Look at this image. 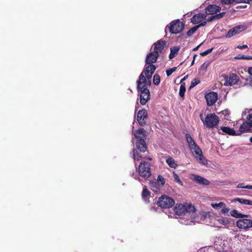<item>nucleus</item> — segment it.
I'll list each match as a JSON object with an SVG mask.
<instances>
[{
    "label": "nucleus",
    "mask_w": 252,
    "mask_h": 252,
    "mask_svg": "<svg viewBox=\"0 0 252 252\" xmlns=\"http://www.w3.org/2000/svg\"><path fill=\"white\" fill-rule=\"evenodd\" d=\"M206 13L208 15L216 14L220 10V7L216 5H210L206 9Z\"/></svg>",
    "instance_id": "nucleus-19"
},
{
    "label": "nucleus",
    "mask_w": 252,
    "mask_h": 252,
    "mask_svg": "<svg viewBox=\"0 0 252 252\" xmlns=\"http://www.w3.org/2000/svg\"><path fill=\"white\" fill-rule=\"evenodd\" d=\"M220 129L222 131V134L224 133L230 135H240L241 133L240 132L238 133H237L233 128H231L227 126H222L221 127Z\"/></svg>",
    "instance_id": "nucleus-21"
},
{
    "label": "nucleus",
    "mask_w": 252,
    "mask_h": 252,
    "mask_svg": "<svg viewBox=\"0 0 252 252\" xmlns=\"http://www.w3.org/2000/svg\"><path fill=\"white\" fill-rule=\"evenodd\" d=\"M175 204L174 200L166 195H163L159 198L158 201V206L163 208H170Z\"/></svg>",
    "instance_id": "nucleus-9"
},
{
    "label": "nucleus",
    "mask_w": 252,
    "mask_h": 252,
    "mask_svg": "<svg viewBox=\"0 0 252 252\" xmlns=\"http://www.w3.org/2000/svg\"><path fill=\"white\" fill-rule=\"evenodd\" d=\"M157 183L158 185L160 184L161 186L164 185L165 184V180L164 178L161 176H158V177Z\"/></svg>",
    "instance_id": "nucleus-39"
},
{
    "label": "nucleus",
    "mask_w": 252,
    "mask_h": 252,
    "mask_svg": "<svg viewBox=\"0 0 252 252\" xmlns=\"http://www.w3.org/2000/svg\"><path fill=\"white\" fill-rule=\"evenodd\" d=\"M134 137L136 139V146L137 149L133 150V158L135 163L144 158L142 153L147 150V147L145 141L146 132L143 128L138 129L134 133Z\"/></svg>",
    "instance_id": "nucleus-2"
},
{
    "label": "nucleus",
    "mask_w": 252,
    "mask_h": 252,
    "mask_svg": "<svg viewBox=\"0 0 252 252\" xmlns=\"http://www.w3.org/2000/svg\"><path fill=\"white\" fill-rule=\"evenodd\" d=\"M251 110H245L242 113L243 118H246V121L241 125L239 131L241 133L244 132L252 131V113H251Z\"/></svg>",
    "instance_id": "nucleus-4"
},
{
    "label": "nucleus",
    "mask_w": 252,
    "mask_h": 252,
    "mask_svg": "<svg viewBox=\"0 0 252 252\" xmlns=\"http://www.w3.org/2000/svg\"><path fill=\"white\" fill-rule=\"evenodd\" d=\"M234 201H238L243 204L252 205V201L244 198H236L233 200Z\"/></svg>",
    "instance_id": "nucleus-24"
},
{
    "label": "nucleus",
    "mask_w": 252,
    "mask_h": 252,
    "mask_svg": "<svg viewBox=\"0 0 252 252\" xmlns=\"http://www.w3.org/2000/svg\"><path fill=\"white\" fill-rule=\"evenodd\" d=\"M160 76L159 75L156 74L153 77V83L155 85H158L160 83Z\"/></svg>",
    "instance_id": "nucleus-34"
},
{
    "label": "nucleus",
    "mask_w": 252,
    "mask_h": 252,
    "mask_svg": "<svg viewBox=\"0 0 252 252\" xmlns=\"http://www.w3.org/2000/svg\"><path fill=\"white\" fill-rule=\"evenodd\" d=\"M218 221L219 223L225 226L227 225L230 223L229 220L228 218L223 217L218 219Z\"/></svg>",
    "instance_id": "nucleus-28"
},
{
    "label": "nucleus",
    "mask_w": 252,
    "mask_h": 252,
    "mask_svg": "<svg viewBox=\"0 0 252 252\" xmlns=\"http://www.w3.org/2000/svg\"><path fill=\"white\" fill-rule=\"evenodd\" d=\"M194 60H193V61L191 62V65H192L194 64Z\"/></svg>",
    "instance_id": "nucleus-53"
},
{
    "label": "nucleus",
    "mask_w": 252,
    "mask_h": 252,
    "mask_svg": "<svg viewBox=\"0 0 252 252\" xmlns=\"http://www.w3.org/2000/svg\"><path fill=\"white\" fill-rule=\"evenodd\" d=\"M239 77L235 74H231L225 78L224 83L225 85H232L236 84L238 81Z\"/></svg>",
    "instance_id": "nucleus-16"
},
{
    "label": "nucleus",
    "mask_w": 252,
    "mask_h": 252,
    "mask_svg": "<svg viewBox=\"0 0 252 252\" xmlns=\"http://www.w3.org/2000/svg\"><path fill=\"white\" fill-rule=\"evenodd\" d=\"M166 162L168 165L172 168H175L177 166V164L175 162V160L171 157L168 158L166 159Z\"/></svg>",
    "instance_id": "nucleus-26"
},
{
    "label": "nucleus",
    "mask_w": 252,
    "mask_h": 252,
    "mask_svg": "<svg viewBox=\"0 0 252 252\" xmlns=\"http://www.w3.org/2000/svg\"><path fill=\"white\" fill-rule=\"evenodd\" d=\"M206 22H203L201 24H199L198 26L192 28L187 32L188 35L189 36H191L199 27L206 25Z\"/></svg>",
    "instance_id": "nucleus-23"
},
{
    "label": "nucleus",
    "mask_w": 252,
    "mask_h": 252,
    "mask_svg": "<svg viewBox=\"0 0 252 252\" xmlns=\"http://www.w3.org/2000/svg\"><path fill=\"white\" fill-rule=\"evenodd\" d=\"M176 69H177V67H173L172 68H170L169 69H167L166 70V75H167V76H169L170 75H171L173 72L176 71Z\"/></svg>",
    "instance_id": "nucleus-41"
},
{
    "label": "nucleus",
    "mask_w": 252,
    "mask_h": 252,
    "mask_svg": "<svg viewBox=\"0 0 252 252\" xmlns=\"http://www.w3.org/2000/svg\"><path fill=\"white\" fill-rule=\"evenodd\" d=\"M173 178L174 181L178 183L179 185L183 186V183L180 180L179 176L177 175V173H176L175 172H173Z\"/></svg>",
    "instance_id": "nucleus-35"
},
{
    "label": "nucleus",
    "mask_w": 252,
    "mask_h": 252,
    "mask_svg": "<svg viewBox=\"0 0 252 252\" xmlns=\"http://www.w3.org/2000/svg\"><path fill=\"white\" fill-rule=\"evenodd\" d=\"M207 104L209 106L213 105L218 99V94L216 93L211 92L205 95Z\"/></svg>",
    "instance_id": "nucleus-13"
},
{
    "label": "nucleus",
    "mask_w": 252,
    "mask_h": 252,
    "mask_svg": "<svg viewBox=\"0 0 252 252\" xmlns=\"http://www.w3.org/2000/svg\"><path fill=\"white\" fill-rule=\"evenodd\" d=\"M251 0H235L236 3H249Z\"/></svg>",
    "instance_id": "nucleus-46"
},
{
    "label": "nucleus",
    "mask_w": 252,
    "mask_h": 252,
    "mask_svg": "<svg viewBox=\"0 0 252 252\" xmlns=\"http://www.w3.org/2000/svg\"><path fill=\"white\" fill-rule=\"evenodd\" d=\"M138 171L139 176L145 179L150 177L152 174L151 165L147 161H143L140 164Z\"/></svg>",
    "instance_id": "nucleus-6"
},
{
    "label": "nucleus",
    "mask_w": 252,
    "mask_h": 252,
    "mask_svg": "<svg viewBox=\"0 0 252 252\" xmlns=\"http://www.w3.org/2000/svg\"><path fill=\"white\" fill-rule=\"evenodd\" d=\"M194 207L190 204H179L175 206L174 211L176 215L182 216L179 222L185 225L194 224L200 220L196 217Z\"/></svg>",
    "instance_id": "nucleus-1"
},
{
    "label": "nucleus",
    "mask_w": 252,
    "mask_h": 252,
    "mask_svg": "<svg viewBox=\"0 0 252 252\" xmlns=\"http://www.w3.org/2000/svg\"><path fill=\"white\" fill-rule=\"evenodd\" d=\"M221 1L225 4H229L234 2L235 0H221Z\"/></svg>",
    "instance_id": "nucleus-45"
},
{
    "label": "nucleus",
    "mask_w": 252,
    "mask_h": 252,
    "mask_svg": "<svg viewBox=\"0 0 252 252\" xmlns=\"http://www.w3.org/2000/svg\"><path fill=\"white\" fill-rule=\"evenodd\" d=\"M200 117L204 125L209 128H212L216 126L219 123V117L215 114H208L205 120L203 119L202 114L200 115Z\"/></svg>",
    "instance_id": "nucleus-5"
},
{
    "label": "nucleus",
    "mask_w": 252,
    "mask_h": 252,
    "mask_svg": "<svg viewBox=\"0 0 252 252\" xmlns=\"http://www.w3.org/2000/svg\"><path fill=\"white\" fill-rule=\"evenodd\" d=\"M236 224L240 228L247 229L252 227V220L248 218H244L237 221Z\"/></svg>",
    "instance_id": "nucleus-10"
},
{
    "label": "nucleus",
    "mask_w": 252,
    "mask_h": 252,
    "mask_svg": "<svg viewBox=\"0 0 252 252\" xmlns=\"http://www.w3.org/2000/svg\"><path fill=\"white\" fill-rule=\"evenodd\" d=\"M237 188L247 189H252V186H251V185L244 186V183H240V184H239L237 185Z\"/></svg>",
    "instance_id": "nucleus-36"
},
{
    "label": "nucleus",
    "mask_w": 252,
    "mask_h": 252,
    "mask_svg": "<svg viewBox=\"0 0 252 252\" xmlns=\"http://www.w3.org/2000/svg\"><path fill=\"white\" fill-rule=\"evenodd\" d=\"M139 93L140 103L142 105H145L150 100V93L149 90L138 91Z\"/></svg>",
    "instance_id": "nucleus-12"
},
{
    "label": "nucleus",
    "mask_w": 252,
    "mask_h": 252,
    "mask_svg": "<svg viewBox=\"0 0 252 252\" xmlns=\"http://www.w3.org/2000/svg\"><path fill=\"white\" fill-rule=\"evenodd\" d=\"M148 159H149V160H151L152 159L151 158H148Z\"/></svg>",
    "instance_id": "nucleus-58"
},
{
    "label": "nucleus",
    "mask_w": 252,
    "mask_h": 252,
    "mask_svg": "<svg viewBox=\"0 0 252 252\" xmlns=\"http://www.w3.org/2000/svg\"><path fill=\"white\" fill-rule=\"evenodd\" d=\"M191 176L192 177L191 179L198 184L203 185H208L210 184V182L209 181L201 176L196 175H192Z\"/></svg>",
    "instance_id": "nucleus-18"
},
{
    "label": "nucleus",
    "mask_w": 252,
    "mask_h": 252,
    "mask_svg": "<svg viewBox=\"0 0 252 252\" xmlns=\"http://www.w3.org/2000/svg\"><path fill=\"white\" fill-rule=\"evenodd\" d=\"M187 77H188V76H185V77L182 79V80H185L186 79V78H187Z\"/></svg>",
    "instance_id": "nucleus-56"
},
{
    "label": "nucleus",
    "mask_w": 252,
    "mask_h": 252,
    "mask_svg": "<svg viewBox=\"0 0 252 252\" xmlns=\"http://www.w3.org/2000/svg\"><path fill=\"white\" fill-rule=\"evenodd\" d=\"M250 141L252 143V136L250 138Z\"/></svg>",
    "instance_id": "nucleus-55"
},
{
    "label": "nucleus",
    "mask_w": 252,
    "mask_h": 252,
    "mask_svg": "<svg viewBox=\"0 0 252 252\" xmlns=\"http://www.w3.org/2000/svg\"><path fill=\"white\" fill-rule=\"evenodd\" d=\"M147 117V112L145 109H142L138 111L137 114V121L141 126L145 124V120Z\"/></svg>",
    "instance_id": "nucleus-17"
},
{
    "label": "nucleus",
    "mask_w": 252,
    "mask_h": 252,
    "mask_svg": "<svg viewBox=\"0 0 252 252\" xmlns=\"http://www.w3.org/2000/svg\"><path fill=\"white\" fill-rule=\"evenodd\" d=\"M196 218L198 219V220H200L199 222H197V223L201 222L202 221H203L206 218H209L210 217V214L209 212H203L201 214V218L199 219L198 216H196ZM196 222H195L196 223Z\"/></svg>",
    "instance_id": "nucleus-29"
},
{
    "label": "nucleus",
    "mask_w": 252,
    "mask_h": 252,
    "mask_svg": "<svg viewBox=\"0 0 252 252\" xmlns=\"http://www.w3.org/2000/svg\"><path fill=\"white\" fill-rule=\"evenodd\" d=\"M210 63L209 62H206L204 63L200 67V69L202 70H205L209 65Z\"/></svg>",
    "instance_id": "nucleus-42"
},
{
    "label": "nucleus",
    "mask_w": 252,
    "mask_h": 252,
    "mask_svg": "<svg viewBox=\"0 0 252 252\" xmlns=\"http://www.w3.org/2000/svg\"><path fill=\"white\" fill-rule=\"evenodd\" d=\"M224 14H225L224 12H222L221 13H220V14L215 15V16L216 19H220V18H222Z\"/></svg>",
    "instance_id": "nucleus-47"
},
{
    "label": "nucleus",
    "mask_w": 252,
    "mask_h": 252,
    "mask_svg": "<svg viewBox=\"0 0 252 252\" xmlns=\"http://www.w3.org/2000/svg\"><path fill=\"white\" fill-rule=\"evenodd\" d=\"M150 196V192L145 186H143L142 192V197L144 201L146 203L149 202V199Z\"/></svg>",
    "instance_id": "nucleus-22"
},
{
    "label": "nucleus",
    "mask_w": 252,
    "mask_h": 252,
    "mask_svg": "<svg viewBox=\"0 0 252 252\" xmlns=\"http://www.w3.org/2000/svg\"><path fill=\"white\" fill-rule=\"evenodd\" d=\"M179 50V48L177 46H174L170 49V54H169V58L170 59L174 58L176 55L178 53Z\"/></svg>",
    "instance_id": "nucleus-25"
},
{
    "label": "nucleus",
    "mask_w": 252,
    "mask_h": 252,
    "mask_svg": "<svg viewBox=\"0 0 252 252\" xmlns=\"http://www.w3.org/2000/svg\"><path fill=\"white\" fill-rule=\"evenodd\" d=\"M234 29L236 32V34H237L240 32L245 30L247 29V26L244 25H240L235 26L234 27Z\"/></svg>",
    "instance_id": "nucleus-27"
},
{
    "label": "nucleus",
    "mask_w": 252,
    "mask_h": 252,
    "mask_svg": "<svg viewBox=\"0 0 252 252\" xmlns=\"http://www.w3.org/2000/svg\"><path fill=\"white\" fill-rule=\"evenodd\" d=\"M165 42L163 40H159L157 43L154 44V52L159 55L164 49Z\"/></svg>",
    "instance_id": "nucleus-20"
},
{
    "label": "nucleus",
    "mask_w": 252,
    "mask_h": 252,
    "mask_svg": "<svg viewBox=\"0 0 252 252\" xmlns=\"http://www.w3.org/2000/svg\"><path fill=\"white\" fill-rule=\"evenodd\" d=\"M216 19L215 18V16H211V17H209L207 19V21L208 22H210V21H212L213 19Z\"/></svg>",
    "instance_id": "nucleus-49"
},
{
    "label": "nucleus",
    "mask_w": 252,
    "mask_h": 252,
    "mask_svg": "<svg viewBox=\"0 0 252 252\" xmlns=\"http://www.w3.org/2000/svg\"><path fill=\"white\" fill-rule=\"evenodd\" d=\"M199 83H200V81H199V80L198 79H197V78L193 79L192 80L191 82V84H190V88H193L196 85L198 84Z\"/></svg>",
    "instance_id": "nucleus-37"
},
{
    "label": "nucleus",
    "mask_w": 252,
    "mask_h": 252,
    "mask_svg": "<svg viewBox=\"0 0 252 252\" xmlns=\"http://www.w3.org/2000/svg\"><path fill=\"white\" fill-rule=\"evenodd\" d=\"M156 69V67L155 65L149 64V65L145 67L140 75H144L146 77L148 78V79H151L152 75Z\"/></svg>",
    "instance_id": "nucleus-11"
},
{
    "label": "nucleus",
    "mask_w": 252,
    "mask_h": 252,
    "mask_svg": "<svg viewBox=\"0 0 252 252\" xmlns=\"http://www.w3.org/2000/svg\"><path fill=\"white\" fill-rule=\"evenodd\" d=\"M184 28V24L179 20H177L173 21L169 26H167L165 28V31L168 29L171 33L176 34L182 32Z\"/></svg>",
    "instance_id": "nucleus-7"
},
{
    "label": "nucleus",
    "mask_w": 252,
    "mask_h": 252,
    "mask_svg": "<svg viewBox=\"0 0 252 252\" xmlns=\"http://www.w3.org/2000/svg\"><path fill=\"white\" fill-rule=\"evenodd\" d=\"M187 142L188 144L189 149L193 156L202 164L207 163V160L202 155V150L195 143L193 138L189 134L186 135Z\"/></svg>",
    "instance_id": "nucleus-3"
},
{
    "label": "nucleus",
    "mask_w": 252,
    "mask_h": 252,
    "mask_svg": "<svg viewBox=\"0 0 252 252\" xmlns=\"http://www.w3.org/2000/svg\"><path fill=\"white\" fill-rule=\"evenodd\" d=\"M201 44H200L198 46L196 47L195 48H194L193 49V51H197L198 50V49L199 48V47L200 46Z\"/></svg>",
    "instance_id": "nucleus-52"
},
{
    "label": "nucleus",
    "mask_w": 252,
    "mask_h": 252,
    "mask_svg": "<svg viewBox=\"0 0 252 252\" xmlns=\"http://www.w3.org/2000/svg\"><path fill=\"white\" fill-rule=\"evenodd\" d=\"M237 48L240 49H244L248 48V46L247 45H238L237 47Z\"/></svg>",
    "instance_id": "nucleus-48"
},
{
    "label": "nucleus",
    "mask_w": 252,
    "mask_h": 252,
    "mask_svg": "<svg viewBox=\"0 0 252 252\" xmlns=\"http://www.w3.org/2000/svg\"><path fill=\"white\" fill-rule=\"evenodd\" d=\"M230 215L231 216L236 218H243L244 216L241 213H239L237 210H233L230 212Z\"/></svg>",
    "instance_id": "nucleus-32"
},
{
    "label": "nucleus",
    "mask_w": 252,
    "mask_h": 252,
    "mask_svg": "<svg viewBox=\"0 0 252 252\" xmlns=\"http://www.w3.org/2000/svg\"><path fill=\"white\" fill-rule=\"evenodd\" d=\"M248 71L249 74L252 75V67H251L249 68Z\"/></svg>",
    "instance_id": "nucleus-51"
},
{
    "label": "nucleus",
    "mask_w": 252,
    "mask_h": 252,
    "mask_svg": "<svg viewBox=\"0 0 252 252\" xmlns=\"http://www.w3.org/2000/svg\"><path fill=\"white\" fill-rule=\"evenodd\" d=\"M211 206L216 209H220L225 206V203L222 202H220L219 203H212Z\"/></svg>",
    "instance_id": "nucleus-33"
},
{
    "label": "nucleus",
    "mask_w": 252,
    "mask_h": 252,
    "mask_svg": "<svg viewBox=\"0 0 252 252\" xmlns=\"http://www.w3.org/2000/svg\"><path fill=\"white\" fill-rule=\"evenodd\" d=\"M159 55L154 51L151 52L147 55L145 63L147 64H153L157 62Z\"/></svg>",
    "instance_id": "nucleus-15"
},
{
    "label": "nucleus",
    "mask_w": 252,
    "mask_h": 252,
    "mask_svg": "<svg viewBox=\"0 0 252 252\" xmlns=\"http://www.w3.org/2000/svg\"><path fill=\"white\" fill-rule=\"evenodd\" d=\"M218 252H227V251H219Z\"/></svg>",
    "instance_id": "nucleus-57"
},
{
    "label": "nucleus",
    "mask_w": 252,
    "mask_h": 252,
    "mask_svg": "<svg viewBox=\"0 0 252 252\" xmlns=\"http://www.w3.org/2000/svg\"><path fill=\"white\" fill-rule=\"evenodd\" d=\"M196 56H197V55H196V54L194 55V56H193V60H195V57H196Z\"/></svg>",
    "instance_id": "nucleus-54"
},
{
    "label": "nucleus",
    "mask_w": 252,
    "mask_h": 252,
    "mask_svg": "<svg viewBox=\"0 0 252 252\" xmlns=\"http://www.w3.org/2000/svg\"><path fill=\"white\" fill-rule=\"evenodd\" d=\"M186 92V88L185 87L181 85L180 87V91H179V95L181 97H183L185 95V93Z\"/></svg>",
    "instance_id": "nucleus-38"
},
{
    "label": "nucleus",
    "mask_w": 252,
    "mask_h": 252,
    "mask_svg": "<svg viewBox=\"0 0 252 252\" xmlns=\"http://www.w3.org/2000/svg\"><path fill=\"white\" fill-rule=\"evenodd\" d=\"M151 79H148L144 75H140L139 79L137 81V89L138 91L149 90L148 87L151 85Z\"/></svg>",
    "instance_id": "nucleus-8"
},
{
    "label": "nucleus",
    "mask_w": 252,
    "mask_h": 252,
    "mask_svg": "<svg viewBox=\"0 0 252 252\" xmlns=\"http://www.w3.org/2000/svg\"><path fill=\"white\" fill-rule=\"evenodd\" d=\"M206 15L203 13H198L194 15L191 19V22L193 24H201L203 22H206Z\"/></svg>",
    "instance_id": "nucleus-14"
},
{
    "label": "nucleus",
    "mask_w": 252,
    "mask_h": 252,
    "mask_svg": "<svg viewBox=\"0 0 252 252\" xmlns=\"http://www.w3.org/2000/svg\"><path fill=\"white\" fill-rule=\"evenodd\" d=\"M236 34V32L234 29V28L232 29H231L226 34V37H230L232 36L233 35H234Z\"/></svg>",
    "instance_id": "nucleus-40"
},
{
    "label": "nucleus",
    "mask_w": 252,
    "mask_h": 252,
    "mask_svg": "<svg viewBox=\"0 0 252 252\" xmlns=\"http://www.w3.org/2000/svg\"><path fill=\"white\" fill-rule=\"evenodd\" d=\"M151 187L152 190L155 192H158L160 190L159 185H158L157 183H152L151 185Z\"/></svg>",
    "instance_id": "nucleus-31"
},
{
    "label": "nucleus",
    "mask_w": 252,
    "mask_h": 252,
    "mask_svg": "<svg viewBox=\"0 0 252 252\" xmlns=\"http://www.w3.org/2000/svg\"><path fill=\"white\" fill-rule=\"evenodd\" d=\"M221 212L224 215H228V213L229 211V209L228 208L226 207V205L224 206V207L221 208Z\"/></svg>",
    "instance_id": "nucleus-43"
},
{
    "label": "nucleus",
    "mask_w": 252,
    "mask_h": 252,
    "mask_svg": "<svg viewBox=\"0 0 252 252\" xmlns=\"http://www.w3.org/2000/svg\"><path fill=\"white\" fill-rule=\"evenodd\" d=\"M212 50H213V48L209 49L207 50L206 51L201 53L200 55H201L202 56H206L207 55L210 53L212 51Z\"/></svg>",
    "instance_id": "nucleus-44"
},
{
    "label": "nucleus",
    "mask_w": 252,
    "mask_h": 252,
    "mask_svg": "<svg viewBox=\"0 0 252 252\" xmlns=\"http://www.w3.org/2000/svg\"><path fill=\"white\" fill-rule=\"evenodd\" d=\"M132 177H133L135 180H139V181H140V178L137 176H134V173H132V174L131 175Z\"/></svg>",
    "instance_id": "nucleus-50"
},
{
    "label": "nucleus",
    "mask_w": 252,
    "mask_h": 252,
    "mask_svg": "<svg viewBox=\"0 0 252 252\" xmlns=\"http://www.w3.org/2000/svg\"><path fill=\"white\" fill-rule=\"evenodd\" d=\"M234 59L235 60L243 59V60H252V56H245L244 55L239 54V55H238L237 56H235L234 58Z\"/></svg>",
    "instance_id": "nucleus-30"
}]
</instances>
